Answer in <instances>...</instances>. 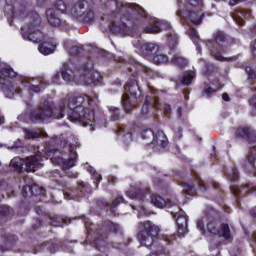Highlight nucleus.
<instances>
[{"label": "nucleus", "instance_id": "21", "mask_svg": "<svg viewBox=\"0 0 256 256\" xmlns=\"http://www.w3.org/2000/svg\"><path fill=\"white\" fill-rule=\"evenodd\" d=\"M151 194V190L147 187L136 186L126 192L129 199H137V201H145V197Z\"/></svg>", "mask_w": 256, "mask_h": 256}, {"label": "nucleus", "instance_id": "27", "mask_svg": "<svg viewBox=\"0 0 256 256\" xmlns=\"http://www.w3.org/2000/svg\"><path fill=\"white\" fill-rule=\"evenodd\" d=\"M46 19L52 27H61L63 25L61 18L57 16V12L53 8L46 10Z\"/></svg>", "mask_w": 256, "mask_h": 256}, {"label": "nucleus", "instance_id": "35", "mask_svg": "<svg viewBox=\"0 0 256 256\" xmlns=\"http://www.w3.org/2000/svg\"><path fill=\"white\" fill-rule=\"evenodd\" d=\"M140 137L143 139V141H146V145L149 147L153 141V138L155 137V132H153L152 129L147 128L141 131Z\"/></svg>", "mask_w": 256, "mask_h": 256}, {"label": "nucleus", "instance_id": "55", "mask_svg": "<svg viewBox=\"0 0 256 256\" xmlns=\"http://www.w3.org/2000/svg\"><path fill=\"white\" fill-rule=\"evenodd\" d=\"M175 133V139H181L183 137V128L178 127L176 130H174Z\"/></svg>", "mask_w": 256, "mask_h": 256}, {"label": "nucleus", "instance_id": "4", "mask_svg": "<svg viewBox=\"0 0 256 256\" xmlns=\"http://www.w3.org/2000/svg\"><path fill=\"white\" fill-rule=\"evenodd\" d=\"M4 15L10 25H13V19H28L29 24L21 28V35L25 41L32 43H41L45 34L39 29L41 27V17L35 11L29 12V6L25 0H5Z\"/></svg>", "mask_w": 256, "mask_h": 256}, {"label": "nucleus", "instance_id": "56", "mask_svg": "<svg viewBox=\"0 0 256 256\" xmlns=\"http://www.w3.org/2000/svg\"><path fill=\"white\" fill-rule=\"evenodd\" d=\"M35 213H37V215H45V211H43V207L41 206L35 207Z\"/></svg>", "mask_w": 256, "mask_h": 256}, {"label": "nucleus", "instance_id": "45", "mask_svg": "<svg viewBox=\"0 0 256 256\" xmlns=\"http://www.w3.org/2000/svg\"><path fill=\"white\" fill-rule=\"evenodd\" d=\"M121 203H125V199L123 196H118L109 206L111 213H115V210L117 207H119V205H121Z\"/></svg>", "mask_w": 256, "mask_h": 256}, {"label": "nucleus", "instance_id": "47", "mask_svg": "<svg viewBox=\"0 0 256 256\" xmlns=\"http://www.w3.org/2000/svg\"><path fill=\"white\" fill-rule=\"evenodd\" d=\"M204 63V66L202 68V73L203 75H211L212 71H213V64L209 63V62H206L204 60H200Z\"/></svg>", "mask_w": 256, "mask_h": 256}, {"label": "nucleus", "instance_id": "34", "mask_svg": "<svg viewBox=\"0 0 256 256\" xmlns=\"http://www.w3.org/2000/svg\"><path fill=\"white\" fill-rule=\"evenodd\" d=\"M38 50L42 55H51L55 51V46L51 42H43L39 45Z\"/></svg>", "mask_w": 256, "mask_h": 256}, {"label": "nucleus", "instance_id": "23", "mask_svg": "<svg viewBox=\"0 0 256 256\" xmlns=\"http://www.w3.org/2000/svg\"><path fill=\"white\" fill-rule=\"evenodd\" d=\"M37 195H43V188L37 184L26 185L22 188V196L24 199L27 197H37Z\"/></svg>", "mask_w": 256, "mask_h": 256}, {"label": "nucleus", "instance_id": "31", "mask_svg": "<svg viewBox=\"0 0 256 256\" xmlns=\"http://www.w3.org/2000/svg\"><path fill=\"white\" fill-rule=\"evenodd\" d=\"M117 135H121L123 139V143H131L133 141V133L129 128H125V126H118L116 130Z\"/></svg>", "mask_w": 256, "mask_h": 256}, {"label": "nucleus", "instance_id": "36", "mask_svg": "<svg viewBox=\"0 0 256 256\" xmlns=\"http://www.w3.org/2000/svg\"><path fill=\"white\" fill-rule=\"evenodd\" d=\"M23 131L26 139H39V137L43 135L41 131L37 128H24Z\"/></svg>", "mask_w": 256, "mask_h": 256}, {"label": "nucleus", "instance_id": "16", "mask_svg": "<svg viewBox=\"0 0 256 256\" xmlns=\"http://www.w3.org/2000/svg\"><path fill=\"white\" fill-rule=\"evenodd\" d=\"M0 91H2L8 99H15V95L23 97V88L9 79L0 78Z\"/></svg>", "mask_w": 256, "mask_h": 256}, {"label": "nucleus", "instance_id": "42", "mask_svg": "<svg viewBox=\"0 0 256 256\" xmlns=\"http://www.w3.org/2000/svg\"><path fill=\"white\" fill-rule=\"evenodd\" d=\"M153 62L155 63V65H161L163 63L169 62V57H167V55L165 54L156 53L153 57Z\"/></svg>", "mask_w": 256, "mask_h": 256}, {"label": "nucleus", "instance_id": "28", "mask_svg": "<svg viewBox=\"0 0 256 256\" xmlns=\"http://www.w3.org/2000/svg\"><path fill=\"white\" fill-rule=\"evenodd\" d=\"M151 105L157 109V107H159V99L155 96H146L141 108L142 115H147V113H149V107Z\"/></svg>", "mask_w": 256, "mask_h": 256}, {"label": "nucleus", "instance_id": "51", "mask_svg": "<svg viewBox=\"0 0 256 256\" xmlns=\"http://www.w3.org/2000/svg\"><path fill=\"white\" fill-rule=\"evenodd\" d=\"M217 92V89L212 88L211 86L207 85L204 87L202 93L203 95H206V97H211L213 94Z\"/></svg>", "mask_w": 256, "mask_h": 256}, {"label": "nucleus", "instance_id": "50", "mask_svg": "<svg viewBox=\"0 0 256 256\" xmlns=\"http://www.w3.org/2000/svg\"><path fill=\"white\" fill-rule=\"evenodd\" d=\"M245 72L248 75V81H255L256 79V72L253 70V68L247 66L245 68Z\"/></svg>", "mask_w": 256, "mask_h": 256}, {"label": "nucleus", "instance_id": "9", "mask_svg": "<svg viewBox=\"0 0 256 256\" xmlns=\"http://www.w3.org/2000/svg\"><path fill=\"white\" fill-rule=\"evenodd\" d=\"M47 159L40 150L35 155L29 156L26 160L16 157L10 161V167L16 171H26L27 173H35L37 169L43 167V160Z\"/></svg>", "mask_w": 256, "mask_h": 256}, {"label": "nucleus", "instance_id": "59", "mask_svg": "<svg viewBox=\"0 0 256 256\" xmlns=\"http://www.w3.org/2000/svg\"><path fill=\"white\" fill-rule=\"evenodd\" d=\"M250 105L256 109V95L250 99Z\"/></svg>", "mask_w": 256, "mask_h": 256}, {"label": "nucleus", "instance_id": "3", "mask_svg": "<svg viewBox=\"0 0 256 256\" xmlns=\"http://www.w3.org/2000/svg\"><path fill=\"white\" fill-rule=\"evenodd\" d=\"M69 55L74 57L68 63H64L61 68L62 79L67 83L77 81L84 85H93L101 83V74L93 70V60L89 57H83L85 49L83 46H72L68 50Z\"/></svg>", "mask_w": 256, "mask_h": 256}, {"label": "nucleus", "instance_id": "53", "mask_svg": "<svg viewBox=\"0 0 256 256\" xmlns=\"http://www.w3.org/2000/svg\"><path fill=\"white\" fill-rule=\"evenodd\" d=\"M100 209H109V202H106L104 199H100L96 202Z\"/></svg>", "mask_w": 256, "mask_h": 256}, {"label": "nucleus", "instance_id": "20", "mask_svg": "<svg viewBox=\"0 0 256 256\" xmlns=\"http://www.w3.org/2000/svg\"><path fill=\"white\" fill-rule=\"evenodd\" d=\"M234 135L238 139H244L247 143H256V131L251 127L237 128Z\"/></svg>", "mask_w": 256, "mask_h": 256}, {"label": "nucleus", "instance_id": "63", "mask_svg": "<svg viewBox=\"0 0 256 256\" xmlns=\"http://www.w3.org/2000/svg\"><path fill=\"white\" fill-rule=\"evenodd\" d=\"M67 175H68V177H70L71 179H77V173L68 172Z\"/></svg>", "mask_w": 256, "mask_h": 256}, {"label": "nucleus", "instance_id": "57", "mask_svg": "<svg viewBox=\"0 0 256 256\" xmlns=\"http://www.w3.org/2000/svg\"><path fill=\"white\" fill-rule=\"evenodd\" d=\"M164 113H166V115H171V105L169 104L164 105Z\"/></svg>", "mask_w": 256, "mask_h": 256}, {"label": "nucleus", "instance_id": "64", "mask_svg": "<svg viewBox=\"0 0 256 256\" xmlns=\"http://www.w3.org/2000/svg\"><path fill=\"white\" fill-rule=\"evenodd\" d=\"M108 181H109V183H116L117 182V178L114 177V176H109L108 177Z\"/></svg>", "mask_w": 256, "mask_h": 256}, {"label": "nucleus", "instance_id": "18", "mask_svg": "<svg viewBox=\"0 0 256 256\" xmlns=\"http://www.w3.org/2000/svg\"><path fill=\"white\" fill-rule=\"evenodd\" d=\"M133 45L136 47V49H139L142 57L146 58L152 57V55H155L157 51H159V45L153 42L141 43V41L135 40L133 41Z\"/></svg>", "mask_w": 256, "mask_h": 256}, {"label": "nucleus", "instance_id": "25", "mask_svg": "<svg viewBox=\"0 0 256 256\" xmlns=\"http://www.w3.org/2000/svg\"><path fill=\"white\" fill-rule=\"evenodd\" d=\"M3 244H0V250L2 253H5V251H11L13 249L14 245L19 241V238L13 234H4L3 235Z\"/></svg>", "mask_w": 256, "mask_h": 256}, {"label": "nucleus", "instance_id": "52", "mask_svg": "<svg viewBox=\"0 0 256 256\" xmlns=\"http://www.w3.org/2000/svg\"><path fill=\"white\" fill-rule=\"evenodd\" d=\"M248 241L250 243V247H252L254 254L256 256V231L252 233V235L248 238Z\"/></svg>", "mask_w": 256, "mask_h": 256}, {"label": "nucleus", "instance_id": "49", "mask_svg": "<svg viewBox=\"0 0 256 256\" xmlns=\"http://www.w3.org/2000/svg\"><path fill=\"white\" fill-rule=\"evenodd\" d=\"M11 209L7 205L0 206V215L1 217H9L11 215Z\"/></svg>", "mask_w": 256, "mask_h": 256}, {"label": "nucleus", "instance_id": "39", "mask_svg": "<svg viewBox=\"0 0 256 256\" xmlns=\"http://www.w3.org/2000/svg\"><path fill=\"white\" fill-rule=\"evenodd\" d=\"M45 247L48 249L50 253H57L59 248L65 249V242H48L45 244Z\"/></svg>", "mask_w": 256, "mask_h": 256}, {"label": "nucleus", "instance_id": "7", "mask_svg": "<svg viewBox=\"0 0 256 256\" xmlns=\"http://www.w3.org/2000/svg\"><path fill=\"white\" fill-rule=\"evenodd\" d=\"M205 219H208L206 225L207 233L216 235V237H222L227 243L233 241L231 228H229V224L221 222V214H219V211L215 210V208H207L205 210Z\"/></svg>", "mask_w": 256, "mask_h": 256}, {"label": "nucleus", "instance_id": "37", "mask_svg": "<svg viewBox=\"0 0 256 256\" xmlns=\"http://www.w3.org/2000/svg\"><path fill=\"white\" fill-rule=\"evenodd\" d=\"M85 168L90 173L94 183L96 184V189H97L99 187V183L101 182V179H103L101 177V174L97 173L95 168H93L92 166H89V164H85Z\"/></svg>", "mask_w": 256, "mask_h": 256}, {"label": "nucleus", "instance_id": "61", "mask_svg": "<svg viewBox=\"0 0 256 256\" xmlns=\"http://www.w3.org/2000/svg\"><path fill=\"white\" fill-rule=\"evenodd\" d=\"M176 113H177V117L181 118V116L183 115V108L178 107L176 110Z\"/></svg>", "mask_w": 256, "mask_h": 256}, {"label": "nucleus", "instance_id": "41", "mask_svg": "<svg viewBox=\"0 0 256 256\" xmlns=\"http://www.w3.org/2000/svg\"><path fill=\"white\" fill-rule=\"evenodd\" d=\"M0 73L2 77H6V79H13L17 77V72L11 68L9 65H5V67L1 68Z\"/></svg>", "mask_w": 256, "mask_h": 256}, {"label": "nucleus", "instance_id": "26", "mask_svg": "<svg viewBox=\"0 0 256 256\" xmlns=\"http://www.w3.org/2000/svg\"><path fill=\"white\" fill-rule=\"evenodd\" d=\"M151 203L154 207H158V209H163L164 207L168 209V211H171L173 209V205L166 200H164L163 197L152 194L150 195Z\"/></svg>", "mask_w": 256, "mask_h": 256}, {"label": "nucleus", "instance_id": "14", "mask_svg": "<svg viewBox=\"0 0 256 256\" xmlns=\"http://www.w3.org/2000/svg\"><path fill=\"white\" fill-rule=\"evenodd\" d=\"M91 191V187L89 185L80 182L77 183L76 187H66L63 190V195L65 199L73 200V201H80L83 199L87 193Z\"/></svg>", "mask_w": 256, "mask_h": 256}, {"label": "nucleus", "instance_id": "32", "mask_svg": "<svg viewBox=\"0 0 256 256\" xmlns=\"http://www.w3.org/2000/svg\"><path fill=\"white\" fill-rule=\"evenodd\" d=\"M170 63L179 69H183L189 65V60L179 54H174L170 59Z\"/></svg>", "mask_w": 256, "mask_h": 256}, {"label": "nucleus", "instance_id": "44", "mask_svg": "<svg viewBox=\"0 0 256 256\" xmlns=\"http://www.w3.org/2000/svg\"><path fill=\"white\" fill-rule=\"evenodd\" d=\"M108 109H109V113H110V119L112 121H119V119H120L119 108L110 106Z\"/></svg>", "mask_w": 256, "mask_h": 256}, {"label": "nucleus", "instance_id": "33", "mask_svg": "<svg viewBox=\"0 0 256 256\" xmlns=\"http://www.w3.org/2000/svg\"><path fill=\"white\" fill-rule=\"evenodd\" d=\"M54 7L57 11H60V13H68L69 15H71V9H73V5H67L63 0H57L54 3Z\"/></svg>", "mask_w": 256, "mask_h": 256}, {"label": "nucleus", "instance_id": "24", "mask_svg": "<svg viewBox=\"0 0 256 256\" xmlns=\"http://www.w3.org/2000/svg\"><path fill=\"white\" fill-rule=\"evenodd\" d=\"M168 144L169 141H167L165 132H163V130H158L156 133H154V137L152 138L150 145H153V147H161L162 149H165Z\"/></svg>", "mask_w": 256, "mask_h": 256}, {"label": "nucleus", "instance_id": "54", "mask_svg": "<svg viewBox=\"0 0 256 256\" xmlns=\"http://www.w3.org/2000/svg\"><path fill=\"white\" fill-rule=\"evenodd\" d=\"M195 184L198 185V187H200L201 191H207V186L199 178L197 180H195Z\"/></svg>", "mask_w": 256, "mask_h": 256}, {"label": "nucleus", "instance_id": "43", "mask_svg": "<svg viewBox=\"0 0 256 256\" xmlns=\"http://www.w3.org/2000/svg\"><path fill=\"white\" fill-rule=\"evenodd\" d=\"M224 175H226L230 181H237V179H239V170L232 167L228 173L224 172Z\"/></svg>", "mask_w": 256, "mask_h": 256}, {"label": "nucleus", "instance_id": "19", "mask_svg": "<svg viewBox=\"0 0 256 256\" xmlns=\"http://www.w3.org/2000/svg\"><path fill=\"white\" fill-rule=\"evenodd\" d=\"M230 191L234 197H236V205L239 207V199L250 193L251 195H256V185L246 184L241 186H232Z\"/></svg>", "mask_w": 256, "mask_h": 256}, {"label": "nucleus", "instance_id": "13", "mask_svg": "<svg viewBox=\"0 0 256 256\" xmlns=\"http://www.w3.org/2000/svg\"><path fill=\"white\" fill-rule=\"evenodd\" d=\"M86 5L87 1L85 0H80L73 4L70 15L80 23H93L95 21V13L90 9L85 10Z\"/></svg>", "mask_w": 256, "mask_h": 256}, {"label": "nucleus", "instance_id": "12", "mask_svg": "<svg viewBox=\"0 0 256 256\" xmlns=\"http://www.w3.org/2000/svg\"><path fill=\"white\" fill-rule=\"evenodd\" d=\"M66 149L69 153L68 158H65V154H63L62 156H57L59 150H54V156L52 157L53 162L61 165L63 171H69V169L75 167L77 163V145L69 144L68 146H66Z\"/></svg>", "mask_w": 256, "mask_h": 256}, {"label": "nucleus", "instance_id": "62", "mask_svg": "<svg viewBox=\"0 0 256 256\" xmlns=\"http://www.w3.org/2000/svg\"><path fill=\"white\" fill-rule=\"evenodd\" d=\"M38 227H41V219H37L36 223L33 224V228L34 229H38Z\"/></svg>", "mask_w": 256, "mask_h": 256}, {"label": "nucleus", "instance_id": "38", "mask_svg": "<svg viewBox=\"0 0 256 256\" xmlns=\"http://www.w3.org/2000/svg\"><path fill=\"white\" fill-rule=\"evenodd\" d=\"M188 35L190 37V39H192L195 47H196V51L198 53H201V46L199 45V33L197 32V30L195 28H190V30L188 31Z\"/></svg>", "mask_w": 256, "mask_h": 256}, {"label": "nucleus", "instance_id": "58", "mask_svg": "<svg viewBox=\"0 0 256 256\" xmlns=\"http://www.w3.org/2000/svg\"><path fill=\"white\" fill-rule=\"evenodd\" d=\"M244 1H247V0H230V1H229V5L235 6V5H237L238 3H244Z\"/></svg>", "mask_w": 256, "mask_h": 256}, {"label": "nucleus", "instance_id": "2", "mask_svg": "<svg viewBox=\"0 0 256 256\" xmlns=\"http://www.w3.org/2000/svg\"><path fill=\"white\" fill-rule=\"evenodd\" d=\"M114 1L118 14L114 12L108 24L111 33L125 37L131 33V27H142L146 33H161L165 29L168 47L171 51H175L178 38L169 22L149 16L139 5Z\"/></svg>", "mask_w": 256, "mask_h": 256}, {"label": "nucleus", "instance_id": "22", "mask_svg": "<svg viewBox=\"0 0 256 256\" xmlns=\"http://www.w3.org/2000/svg\"><path fill=\"white\" fill-rule=\"evenodd\" d=\"M241 165L248 173H256V145L250 149V154L246 157Z\"/></svg>", "mask_w": 256, "mask_h": 256}, {"label": "nucleus", "instance_id": "60", "mask_svg": "<svg viewBox=\"0 0 256 256\" xmlns=\"http://www.w3.org/2000/svg\"><path fill=\"white\" fill-rule=\"evenodd\" d=\"M249 214L251 215V217H253V219H256V207L252 208L249 211Z\"/></svg>", "mask_w": 256, "mask_h": 256}, {"label": "nucleus", "instance_id": "29", "mask_svg": "<svg viewBox=\"0 0 256 256\" xmlns=\"http://www.w3.org/2000/svg\"><path fill=\"white\" fill-rule=\"evenodd\" d=\"M48 219L52 227H63V225H69L71 223V218L62 216H48Z\"/></svg>", "mask_w": 256, "mask_h": 256}, {"label": "nucleus", "instance_id": "15", "mask_svg": "<svg viewBox=\"0 0 256 256\" xmlns=\"http://www.w3.org/2000/svg\"><path fill=\"white\" fill-rule=\"evenodd\" d=\"M168 213H171L172 217L176 218V225L178 227L179 237H183L187 233V222L189 218L179 206L173 204L172 209L168 210Z\"/></svg>", "mask_w": 256, "mask_h": 256}, {"label": "nucleus", "instance_id": "6", "mask_svg": "<svg viewBox=\"0 0 256 256\" xmlns=\"http://www.w3.org/2000/svg\"><path fill=\"white\" fill-rule=\"evenodd\" d=\"M129 65L130 66H127V71L131 75V78L124 89L126 93H130L131 97H129V94H123L121 99L122 107L126 113L133 110L135 105L141 101V97L143 95L141 87H139V82L137 81V76H135V72L142 71L143 73H146L148 77H153L155 75V71H153V69L137 62L133 58L129 60Z\"/></svg>", "mask_w": 256, "mask_h": 256}, {"label": "nucleus", "instance_id": "1", "mask_svg": "<svg viewBox=\"0 0 256 256\" xmlns=\"http://www.w3.org/2000/svg\"><path fill=\"white\" fill-rule=\"evenodd\" d=\"M67 113L70 121L81 123L83 127H90L95 131V123L105 121V116L99 111V96L94 94H70L61 99L59 105L54 106L53 102L46 101L43 107L30 111L29 119L32 123H45L48 119H63Z\"/></svg>", "mask_w": 256, "mask_h": 256}, {"label": "nucleus", "instance_id": "8", "mask_svg": "<svg viewBox=\"0 0 256 256\" xmlns=\"http://www.w3.org/2000/svg\"><path fill=\"white\" fill-rule=\"evenodd\" d=\"M206 46L216 61L231 62L239 59V55L232 57L223 56L227 55V53L230 51L229 46L227 45V35L224 34V32H218L215 35L214 40L207 41Z\"/></svg>", "mask_w": 256, "mask_h": 256}, {"label": "nucleus", "instance_id": "5", "mask_svg": "<svg viewBox=\"0 0 256 256\" xmlns=\"http://www.w3.org/2000/svg\"><path fill=\"white\" fill-rule=\"evenodd\" d=\"M83 223L88 235L86 243L101 253H107L109 235H123V227L111 220H106L101 225L95 226L89 218L83 217Z\"/></svg>", "mask_w": 256, "mask_h": 256}, {"label": "nucleus", "instance_id": "10", "mask_svg": "<svg viewBox=\"0 0 256 256\" xmlns=\"http://www.w3.org/2000/svg\"><path fill=\"white\" fill-rule=\"evenodd\" d=\"M140 227L142 229L138 232L137 239L140 245L151 249L153 243H155V239H157V235H159V226L148 220L141 222Z\"/></svg>", "mask_w": 256, "mask_h": 256}, {"label": "nucleus", "instance_id": "40", "mask_svg": "<svg viewBox=\"0 0 256 256\" xmlns=\"http://www.w3.org/2000/svg\"><path fill=\"white\" fill-rule=\"evenodd\" d=\"M180 185L183 187V190L192 197L195 196V193H197L195 182H181Z\"/></svg>", "mask_w": 256, "mask_h": 256}, {"label": "nucleus", "instance_id": "11", "mask_svg": "<svg viewBox=\"0 0 256 256\" xmlns=\"http://www.w3.org/2000/svg\"><path fill=\"white\" fill-rule=\"evenodd\" d=\"M188 3L190 7L197 10H188L181 7V4H179V11L177 12L178 17H180V19H184V21H190L193 23V25H201L204 16V14L201 12L203 0H188Z\"/></svg>", "mask_w": 256, "mask_h": 256}, {"label": "nucleus", "instance_id": "48", "mask_svg": "<svg viewBox=\"0 0 256 256\" xmlns=\"http://www.w3.org/2000/svg\"><path fill=\"white\" fill-rule=\"evenodd\" d=\"M205 223L207 226V224L209 223V220L205 219V215H204V217H202V219L198 220L197 222V229H199L202 235H205Z\"/></svg>", "mask_w": 256, "mask_h": 256}, {"label": "nucleus", "instance_id": "46", "mask_svg": "<svg viewBox=\"0 0 256 256\" xmlns=\"http://www.w3.org/2000/svg\"><path fill=\"white\" fill-rule=\"evenodd\" d=\"M195 78V74L193 72H188L182 76L181 83L182 85H191V81Z\"/></svg>", "mask_w": 256, "mask_h": 256}, {"label": "nucleus", "instance_id": "30", "mask_svg": "<svg viewBox=\"0 0 256 256\" xmlns=\"http://www.w3.org/2000/svg\"><path fill=\"white\" fill-rule=\"evenodd\" d=\"M237 25H245V19L251 17V11L249 10H238L232 16Z\"/></svg>", "mask_w": 256, "mask_h": 256}, {"label": "nucleus", "instance_id": "17", "mask_svg": "<svg viewBox=\"0 0 256 256\" xmlns=\"http://www.w3.org/2000/svg\"><path fill=\"white\" fill-rule=\"evenodd\" d=\"M19 84L22 85V87H27L30 95H33V93H41V91H45L47 88V83H45L43 79L37 80L36 78L26 76H20Z\"/></svg>", "mask_w": 256, "mask_h": 256}]
</instances>
